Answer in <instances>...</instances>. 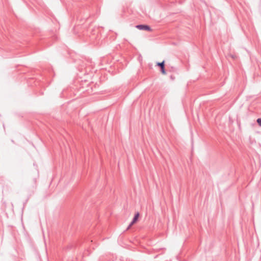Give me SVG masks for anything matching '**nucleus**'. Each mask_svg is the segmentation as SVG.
I'll return each mask as SVG.
<instances>
[{"instance_id": "nucleus-1", "label": "nucleus", "mask_w": 261, "mask_h": 261, "mask_svg": "<svg viewBox=\"0 0 261 261\" xmlns=\"http://www.w3.org/2000/svg\"><path fill=\"white\" fill-rule=\"evenodd\" d=\"M136 27L140 30H145L147 31H151L152 29L151 28L146 24H138Z\"/></svg>"}, {"instance_id": "nucleus-2", "label": "nucleus", "mask_w": 261, "mask_h": 261, "mask_svg": "<svg viewBox=\"0 0 261 261\" xmlns=\"http://www.w3.org/2000/svg\"><path fill=\"white\" fill-rule=\"evenodd\" d=\"M139 216H140V214L139 212H137L133 219V220L132 221V222H130V223L129 224V225L128 226L127 228V230H128V229H129L130 228V227L134 224H135L138 220V218L139 217Z\"/></svg>"}, {"instance_id": "nucleus-3", "label": "nucleus", "mask_w": 261, "mask_h": 261, "mask_svg": "<svg viewBox=\"0 0 261 261\" xmlns=\"http://www.w3.org/2000/svg\"><path fill=\"white\" fill-rule=\"evenodd\" d=\"M156 65L160 67L161 72L163 74H166V70L165 68V61H163L162 62H158Z\"/></svg>"}, {"instance_id": "nucleus-4", "label": "nucleus", "mask_w": 261, "mask_h": 261, "mask_svg": "<svg viewBox=\"0 0 261 261\" xmlns=\"http://www.w3.org/2000/svg\"><path fill=\"white\" fill-rule=\"evenodd\" d=\"M51 38L53 39V40L54 41H56L58 39V35L57 34H54L52 36H51Z\"/></svg>"}, {"instance_id": "nucleus-5", "label": "nucleus", "mask_w": 261, "mask_h": 261, "mask_svg": "<svg viewBox=\"0 0 261 261\" xmlns=\"http://www.w3.org/2000/svg\"><path fill=\"white\" fill-rule=\"evenodd\" d=\"M256 122L257 123H258V124L261 126V118H258L256 120Z\"/></svg>"}, {"instance_id": "nucleus-6", "label": "nucleus", "mask_w": 261, "mask_h": 261, "mask_svg": "<svg viewBox=\"0 0 261 261\" xmlns=\"http://www.w3.org/2000/svg\"><path fill=\"white\" fill-rule=\"evenodd\" d=\"M57 28H59L58 25H57L56 28H55V29H57Z\"/></svg>"}, {"instance_id": "nucleus-7", "label": "nucleus", "mask_w": 261, "mask_h": 261, "mask_svg": "<svg viewBox=\"0 0 261 261\" xmlns=\"http://www.w3.org/2000/svg\"><path fill=\"white\" fill-rule=\"evenodd\" d=\"M51 68L50 67V69H49V71H50V72H51Z\"/></svg>"}]
</instances>
